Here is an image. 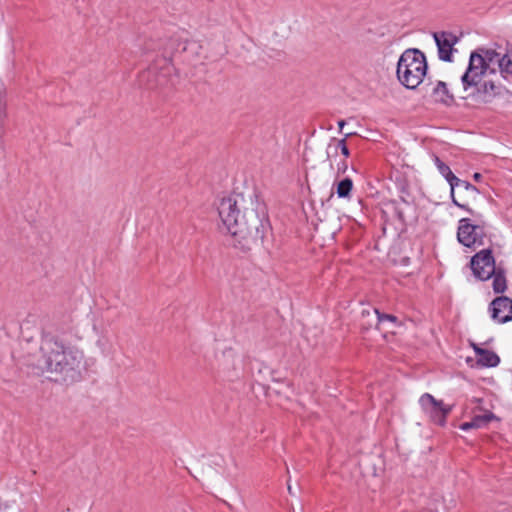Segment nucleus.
Returning <instances> with one entry per match:
<instances>
[{
    "label": "nucleus",
    "instance_id": "obj_19",
    "mask_svg": "<svg viewBox=\"0 0 512 512\" xmlns=\"http://www.w3.org/2000/svg\"><path fill=\"white\" fill-rule=\"evenodd\" d=\"M493 276V290L496 293H502L506 290L507 284H506V278L501 270H495V274Z\"/></svg>",
    "mask_w": 512,
    "mask_h": 512
},
{
    "label": "nucleus",
    "instance_id": "obj_9",
    "mask_svg": "<svg viewBox=\"0 0 512 512\" xmlns=\"http://www.w3.org/2000/svg\"><path fill=\"white\" fill-rule=\"evenodd\" d=\"M464 95L462 98L466 99L473 97L478 103H489L492 99L500 94L501 87L496 85L493 81H484L481 83V77L477 78V84L466 90L463 86Z\"/></svg>",
    "mask_w": 512,
    "mask_h": 512
},
{
    "label": "nucleus",
    "instance_id": "obj_6",
    "mask_svg": "<svg viewBox=\"0 0 512 512\" xmlns=\"http://www.w3.org/2000/svg\"><path fill=\"white\" fill-rule=\"evenodd\" d=\"M174 67L169 59L164 55L163 57L155 60V62L148 67L146 71L141 74L142 80H150L156 77V82L161 85V88L174 84Z\"/></svg>",
    "mask_w": 512,
    "mask_h": 512
},
{
    "label": "nucleus",
    "instance_id": "obj_18",
    "mask_svg": "<svg viewBox=\"0 0 512 512\" xmlns=\"http://www.w3.org/2000/svg\"><path fill=\"white\" fill-rule=\"evenodd\" d=\"M435 164L439 170V172L445 177V179L448 181L449 185H451L455 179L457 178L448 165H446L441 159L437 156L434 157Z\"/></svg>",
    "mask_w": 512,
    "mask_h": 512
},
{
    "label": "nucleus",
    "instance_id": "obj_22",
    "mask_svg": "<svg viewBox=\"0 0 512 512\" xmlns=\"http://www.w3.org/2000/svg\"><path fill=\"white\" fill-rule=\"evenodd\" d=\"M140 82L142 84H145L146 87L150 90H155V89H160L161 88V85H158L157 82H156V77H152L150 78V80H142L140 78Z\"/></svg>",
    "mask_w": 512,
    "mask_h": 512
},
{
    "label": "nucleus",
    "instance_id": "obj_20",
    "mask_svg": "<svg viewBox=\"0 0 512 512\" xmlns=\"http://www.w3.org/2000/svg\"><path fill=\"white\" fill-rule=\"evenodd\" d=\"M144 49H145V51H153V50L163 49L164 53H167L166 47H163V45L161 43H159L158 41H154L152 39H150L149 41H147L145 43Z\"/></svg>",
    "mask_w": 512,
    "mask_h": 512
},
{
    "label": "nucleus",
    "instance_id": "obj_27",
    "mask_svg": "<svg viewBox=\"0 0 512 512\" xmlns=\"http://www.w3.org/2000/svg\"><path fill=\"white\" fill-rule=\"evenodd\" d=\"M473 178L475 181H480V179L482 178V175L480 173H475L473 175Z\"/></svg>",
    "mask_w": 512,
    "mask_h": 512
},
{
    "label": "nucleus",
    "instance_id": "obj_15",
    "mask_svg": "<svg viewBox=\"0 0 512 512\" xmlns=\"http://www.w3.org/2000/svg\"><path fill=\"white\" fill-rule=\"evenodd\" d=\"M495 415L492 412H487L483 415H476L469 422H464L460 425V429L463 431H467L472 428H481L486 426L489 422L495 419Z\"/></svg>",
    "mask_w": 512,
    "mask_h": 512
},
{
    "label": "nucleus",
    "instance_id": "obj_21",
    "mask_svg": "<svg viewBox=\"0 0 512 512\" xmlns=\"http://www.w3.org/2000/svg\"><path fill=\"white\" fill-rule=\"evenodd\" d=\"M339 149L341 150V153L344 157H349L350 151L346 145V138L337 140V142L335 144V154L338 153Z\"/></svg>",
    "mask_w": 512,
    "mask_h": 512
},
{
    "label": "nucleus",
    "instance_id": "obj_14",
    "mask_svg": "<svg viewBox=\"0 0 512 512\" xmlns=\"http://www.w3.org/2000/svg\"><path fill=\"white\" fill-rule=\"evenodd\" d=\"M473 348L477 355V363L480 366L495 367L499 364L500 358L495 352L480 348L476 345H473Z\"/></svg>",
    "mask_w": 512,
    "mask_h": 512
},
{
    "label": "nucleus",
    "instance_id": "obj_8",
    "mask_svg": "<svg viewBox=\"0 0 512 512\" xmlns=\"http://www.w3.org/2000/svg\"><path fill=\"white\" fill-rule=\"evenodd\" d=\"M471 269L478 279L488 280L495 274V259L490 249H483L471 259Z\"/></svg>",
    "mask_w": 512,
    "mask_h": 512
},
{
    "label": "nucleus",
    "instance_id": "obj_29",
    "mask_svg": "<svg viewBox=\"0 0 512 512\" xmlns=\"http://www.w3.org/2000/svg\"><path fill=\"white\" fill-rule=\"evenodd\" d=\"M287 489H288L289 494H291V495H293V494H294V493H293V489H292V487H291V485H290L289 483H288V487H287Z\"/></svg>",
    "mask_w": 512,
    "mask_h": 512
},
{
    "label": "nucleus",
    "instance_id": "obj_17",
    "mask_svg": "<svg viewBox=\"0 0 512 512\" xmlns=\"http://www.w3.org/2000/svg\"><path fill=\"white\" fill-rule=\"evenodd\" d=\"M353 188V181L350 178H344L337 183L336 193L339 198H349Z\"/></svg>",
    "mask_w": 512,
    "mask_h": 512
},
{
    "label": "nucleus",
    "instance_id": "obj_28",
    "mask_svg": "<svg viewBox=\"0 0 512 512\" xmlns=\"http://www.w3.org/2000/svg\"><path fill=\"white\" fill-rule=\"evenodd\" d=\"M344 125H345V121H344V120H340V121L338 122V126H339L340 131L342 130V128L344 127Z\"/></svg>",
    "mask_w": 512,
    "mask_h": 512
},
{
    "label": "nucleus",
    "instance_id": "obj_30",
    "mask_svg": "<svg viewBox=\"0 0 512 512\" xmlns=\"http://www.w3.org/2000/svg\"><path fill=\"white\" fill-rule=\"evenodd\" d=\"M232 369H236L235 363H232Z\"/></svg>",
    "mask_w": 512,
    "mask_h": 512
},
{
    "label": "nucleus",
    "instance_id": "obj_4",
    "mask_svg": "<svg viewBox=\"0 0 512 512\" xmlns=\"http://www.w3.org/2000/svg\"><path fill=\"white\" fill-rule=\"evenodd\" d=\"M427 71L424 53L418 49H407L397 63V78L408 89L417 88Z\"/></svg>",
    "mask_w": 512,
    "mask_h": 512
},
{
    "label": "nucleus",
    "instance_id": "obj_26",
    "mask_svg": "<svg viewBox=\"0 0 512 512\" xmlns=\"http://www.w3.org/2000/svg\"><path fill=\"white\" fill-rule=\"evenodd\" d=\"M224 357H225L227 360H230V359L234 360V353H233V351H232L231 349H230V350H228V351H226V352L224 353Z\"/></svg>",
    "mask_w": 512,
    "mask_h": 512
},
{
    "label": "nucleus",
    "instance_id": "obj_23",
    "mask_svg": "<svg viewBox=\"0 0 512 512\" xmlns=\"http://www.w3.org/2000/svg\"><path fill=\"white\" fill-rule=\"evenodd\" d=\"M336 142H337V140L335 138H332L330 143L328 144L327 151H326L328 158H330L332 154L336 155L335 154V144H336Z\"/></svg>",
    "mask_w": 512,
    "mask_h": 512
},
{
    "label": "nucleus",
    "instance_id": "obj_25",
    "mask_svg": "<svg viewBox=\"0 0 512 512\" xmlns=\"http://www.w3.org/2000/svg\"><path fill=\"white\" fill-rule=\"evenodd\" d=\"M371 321V316H365L363 317V315L361 314V326L364 328V329H368L366 327L367 323Z\"/></svg>",
    "mask_w": 512,
    "mask_h": 512
},
{
    "label": "nucleus",
    "instance_id": "obj_5",
    "mask_svg": "<svg viewBox=\"0 0 512 512\" xmlns=\"http://www.w3.org/2000/svg\"><path fill=\"white\" fill-rule=\"evenodd\" d=\"M485 236L486 230L484 221L476 220L475 223H472L469 218H462L459 221L457 238L464 246L472 247L476 244L482 245Z\"/></svg>",
    "mask_w": 512,
    "mask_h": 512
},
{
    "label": "nucleus",
    "instance_id": "obj_2",
    "mask_svg": "<svg viewBox=\"0 0 512 512\" xmlns=\"http://www.w3.org/2000/svg\"><path fill=\"white\" fill-rule=\"evenodd\" d=\"M83 353L50 335L42 338L39 348L29 353L26 365L36 374L59 382H75L81 377Z\"/></svg>",
    "mask_w": 512,
    "mask_h": 512
},
{
    "label": "nucleus",
    "instance_id": "obj_24",
    "mask_svg": "<svg viewBox=\"0 0 512 512\" xmlns=\"http://www.w3.org/2000/svg\"><path fill=\"white\" fill-rule=\"evenodd\" d=\"M348 169V164L345 160L337 164V176L344 174Z\"/></svg>",
    "mask_w": 512,
    "mask_h": 512
},
{
    "label": "nucleus",
    "instance_id": "obj_12",
    "mask_svg": "<svg viewBox=\"0 0 512 512\" xmlns=\"http://www.w3.org/2000/svg\"><path fill=\"white\" fill-rule=\"evenodd\" d=\"M456 181H454L451 185H450V188H451V198H452V201L453 203L462 208V209H465L467 210L468 212H470L471 214H473V211L468 208L465 204H462V203H459L457 201V199L455 198L454 194H455V189L458 190V193L459 194H465L466 197L468 198H475L478 193H479V190L474 186L472 185L471 183H469L468 181H465V180H461L459 179L458 177L455 179Z\"/></svg>",
    "mask_w": 512,
    "mask_h": 512
},
{
    "label": "nucleus",
    "instance_id": "obj_10",
    "mask_svg": "<svg viewBox=\"0 0 512 512\" xmlns=\"http://www.w3.org/2000/svg\"><path fill=\"white\" fill-rule=\"evenodd\" d=\"M433 38L438 48V56L442 61L451 62L453 52L456 51L454 45L459 38L452 32L440 31L434 32Z\"/></svg>",
    "mask_w": 512,
    "mask_h": 512
},
{
    "label": "nucleus",
    "instance_id": "obj_13",
    "mask_svg": "<svg viewBox=\"0 0 512 512\" xmlns=\"http://www.w3.org/2000/svg\"><path fill=\"white\" fill-rule=\"evenodd\" d=\"M363 317L371 316V321H369L366 325L367 328H371L375 326L378 328V325L384 321H389L394 324L398 322L397 317L392 314L380 313L376 308H365L362 310Z\"/></svg>",
    "mask_w": 512,
    "mask_h": 512
},
{
    "label": "nucleus",
    "instance_id": "obj_7",
    "mask_svg": "<svg viewBox=\"0 0 512 512\" xmlns=\"http://www.w3.org/2000/svg\"><path fill=\"white\" fill-rule=\"evenodd\" d=\"M419 403L423 411L429 415L434 423L440 426L445 425L446 418L451 412V406L445 405L441 400H436L429 393L423 394L419 399Z\"/></svg>",
    "mask_w": 512,
    "mask_h": 512
},
{
    "label": "nucleus",
    "instance_id": "obj_1",
    "mask_svg": "<svg viewBox=\"0 0 512 512\" xmlns=\"http://www.w3.org/2000/svg\"><path fill=\"white\" fill-rule=\"evenodd\" d=\"M217 209L223 226L242 249H250L263 239L268 227L266 206L254 192L225 196Z\"/></svg>",
    "mask_w": 512,
    "mask_h": 512
},
{
    "label": "nucleus",
    "instance_id": "obj_11",
    "mask_svg": "<svg viewBox=\"0 0 512 512\" xmlns=\"http://www.w3.org/2000/svg\"><path fill=\"white\" fill-rule=\"evenodd\" d=\"M491 317L497 323H506L512 320V299L506 296L495 298L489 308Z\"/></svg>",
    "mask_w": 512,
    "mask_h": 512
},
{
    "label": "nucleus",
    "instance_id": "obj_3",
    "mask_svg": "<svg viewBox=\"0 0 512 512\" xmlns=\"http://www.w3.org/2000/svg\"><path fill=\"white\" fill-rule=\"evenodd\" d=\"M511 65L512 52L502 55L492 49L478 48L470 55L468 68L461 77L462 84L466 90H470L471 86L477 84V78L482 77L487 70L495 72L496 68L507 77Z\"/></svg>",
    "mask_w": 512,
    "mask_h": 512
},
{
    "label": "nucleus",
    "instance_id": "obj_16",
    "mask_svg": "<svg viewBox=\"0 0 512 512\" xmlns=\"http://www.w3.org/2000/svg\"><path fill=\"white\" fill-rule=\"evenodd\" d=\"M436 101L444 104H451L454 101L453 93L447 88V84L443 81H438L432 92Z\"/></svg>",
    "mask_w": 512,
    "mask_h": 512
}]
</instances>
